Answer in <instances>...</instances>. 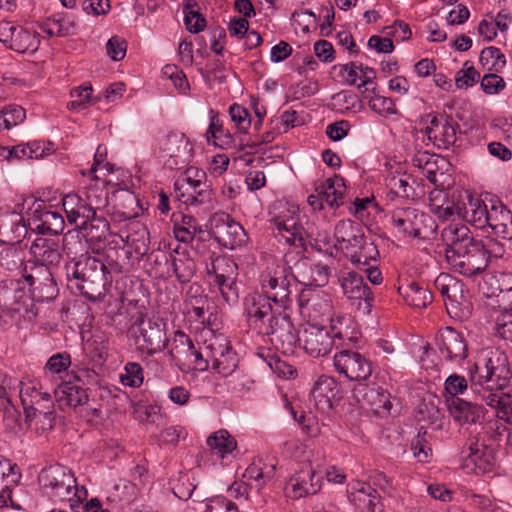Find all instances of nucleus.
<instances>
[{"label": "nucleus", "instance_id": "50", "mask_svg": "<svg viewBox=\"0 0 512 512\" xmlns=\"http://www.w3.org/2000/svg\"><path fill=\"white\" fill-rule=\"evenodd\" d=\"M201 228L198 227L196 219L191 215H181V221L175 220L173 233L175 238L183 243H191L197 232Z\"/></svg>", "mask_w": 512, "mask_h": 512}, {"label": "nucleus", "instance_id": "38", "mask_svg": "<svg viewBox=\"0 0 512 512\" xmlns=\"http://www.w3.org/2000/svg\"><path fill=\"white\" fill-rule=\"evenodd\" d=\"M447 402L451 416L460 424H475L484 415V408L481 405L461 398H448Z\"/></svg>", "mask_w": 512, "mask_h": 512}, {"label": "nucleus", "instance_id": "23", "mask_svg": "<svg viewBox=\"0 0 512 512\" xmlns=\"http://www.w3.org/2000/svg\"><path fill=\"white\" fill-rule=\"evenodd\" d=\"M458 124L453 118L437 114L432 117L424 132L438 149H449L456 142Z\"/></svg>", "mask_w": 512, "mask_h": 512}, {"label": "nucleus", "instance_id": "21", "mask_svg": "<svg viewBox=\"0 0 512 512\" xmlns=\"http://www.w3.org/2000/svg\"><path fill=\"white\" fill-rule=\"evenodd\" d=\"M270 228L279 242H284L291 246L303 248L306 245L305 229L298 221V216L278 215L270 220Z\"/></svg>", "mask_w": 512, "mask_h": 512}, {"label": "nucleus", "instance_id": "58", "mask_svg": "<svg viewBox=\"0 0 512 512\" xmlns=\"http://www.w3.org/2000/svg\"><path fill=\"white\" fill-rule=\"evenodd\" d=\"M229 115L240 133H247L251 127V115L249 111L242 105L237 103L229 107Z\"/></svg>", "mask_w": 512, "mask_h": 512}, {"label": "nucleus", "instance_id": "24", "mask_svg": "<svg viewBox=\"0 0 512 512\" xmlns=\"http://www.w3.org/2000/svg\"><path fill=\"white\" fill-rule=\"evenodd\" d=\"M244 310L251 327L261 333L269 319L277 315L273 311L271 301L263 293H251L244 298Z\"/></svg>", "mask_w": 512, "mask_h": 512}, {"label": "nucleus", "instance_id": "63", "mask_svg": "<svg viewBox=\"0 0 512 512\" xmlns=\"http://www.w3.org/2000/svg\"><path fill=\"white\" fill-rule=\"evenodd\" d=\"M467 388V379L455 373L448 376L444 383V390L451 396L450 398H459L458 395L463 394Z\"/></svg>", "mask_w": 512, "mask_h": 512}, {"label": "nucleus", "instance_id": "56", "mask_svg": "<svg viewBox=\"0 0 512 512\" xmlns=\"http://www.w3.org/2000/svg\"><path fill=\"white\" fill-rule=\"evenodd\" d=\"M276 466L274 464L266 465L261 461L254 462L249 465L245 472L244 477L248 479H253L255 481H262V483H266L268 480L272 479L275 473Z\"/></svg>", "mask_w": 512, "mask_h": 512}, {"label": "nucleus", "instance_id": "52", "mask_svg": "<svg viewBox=\"0 0 512 512\" xmlns=\"http://www.w3.org/2000/svg\"><path fill=\"white\" fill-rule=\"evenodd\" d=\"M121 238L130 247L129 253L134 252L136 256L143 257L148 252L149 232L144 226H141L134 234L128 233L125 239L122 236Z\"/></svg>", "mask_w": 512, "mask_h": 512}, {"label": "nucleus", "instance_id": "6", "mask_svg": "<svg viewBox=\"0 0 512 512\" xmlns=\"http://www.w3.org/2000/svg\"><path fill=\"white\" fill-rule=\"evenodd\" d=\"M391 220L400 233L412 238L427 239L436 229L430 215L412 207L395 209Z\"/></svg>", "mask_w": 512, "mask_h": 512}, {"label": "nucleus", "instance_id": "62", "mask_svg": "<svg viewBox=\"0 0 512 512\" xmlns=\"http://www.w3.org/2000/svg\"><path fill=\"white\" fill-rule=\"evenodd\" d=\"M480 63L484 66H489V69L494 68L498 70L502 68L505 63V56L502 54L499 48L490 46L484 48L480 53Z\"/></svg>", "mask_w": 512, "mask_h": 512}, {"label": "nucleus", "instance_id": "18", "mask_svg": "<svg viewBox=\"0 0 512 512\" xmlns=\"http://www.w3.org/2000/svg\"><path fill=\"white\" fill-rule=\"evenodd\" d=\"M333 360L337 372L351 381L366 380L371 375L370 361L357 351L342 350Z\"/></svg>", "mask_w": 512, "mask_h": 512}, {"label": "nucleus", "instance_id": "37", "mask_svg": "<svg viewBox=\"0 0 512 512\" xmlns=\"http://www.w3.org/2000/svg\"><path fill=\"white\" fill-rule=\"evenodd\" d=\"M62 206L69 223L75 224L77 227L83 220H89V217H92L96 210L91 202L82 199L79 195L74 193L67 194L63 197Z\"/></svg>", "mask_w": 512, "mask_h": 512}, {"label": "nucleus", "instance_id": "57", "mask_svg": "<svg viewBox=\"0 0 512 512\" xmlns=\"http://www.w3.org/2000/svg\"><path fill=\"white\" fill-rule=\"evenodd\" d=\"M368 105L371 110L383 117H390L398 113L395 102L390 97L374 95L369 99Z\"/></svg>", "mask_w": 512, "mask_h": 512}, {"label": "nucleus", "instance_id": "35", "mask_svg": "<svg viewBox=\"0 0 512 512\" xmlns=\"http://www.w3.org/2000/svg\"><path fill=\"white\" fill-rule=\"evenodd\" d=\"M205 270L213 282L231 280L238 278V265L228 256L212 253L205 261Z\"/></svg>", "mask_w": 512, "mask_h": 512}, {"label": "nucleus", "instance_id": "4", "mask_svg": "<svg viewBox=\"0 0 512 512\" xmlns=\"http://www.w3.org/2000/svg\"><path fill=\"white\" fill-rule=\"evenodd\" d=\"M288 254L284 259L277 263L272 272L263 276L261 286L263 294L275 305L287 309L291 300L290 285L295 280L292 268L289 265Z\"/></svg>", "mask_w": 512, "mask_h": 512}, {"label": "nucleus", "instance_id": "61", "mask_svg": "<svg viewBox=\"0 0 512 512\" xmlns=\"http://www.w3.org/2000/svg\"><path fill=\"white\" fill-rule=\"evenodd\" d=\"M136 418L143 423L155 424L157 426L163 423V416L160 413V407L157 405H139L135 409Z\"/></svg>", "mask_w": 512, "mask_h": 512}, {"label": "nucleus", "instance_id": "20", "mask_svg": "<svg viewBox=\"0 0 512 512\" xmlns=\"http://www.w3.org/2000/svg\"><path fill=\"white\" fill-rule=\"evenodd\" d=\"M434 286L444 299L448 314L458 316V310L466 302V289L462 280L448 273H441Z\"/></svg>", "mask_w": 512, "mask_h": 512}, {"label": "nucleus", "instance_id": "25", "mask_svg": "<svg viewBox=\"0 0 512 512\" xmlns=\"http://www.w3.org/2000/svg\"><path fill=\"white\" fill-rule=\"evenodd\" d=\"M30 253L34 260L27 264L45 265L48 268L58 267L62 260L63 243L58 238L37 237L31 244Z\"/></svg>", "mask_w": 512, "mask_h": 512}, {"label": "nucleus", "instance_id": "41", "mask_svg": "<svg viewBox=\"0 0 512 512\" xmlns=\"http://www.w3.org/2000/svg\"><path fill=\"white\" fill-rule=\"evenodd\" d=\"M355 244L345 254L358 269L366 267L371 262H377L379 251L373 241L363 235Z\"/></svg>", "mask_w": 512, "mask_h": 512}, {"label": "nucleus", "instance_id": "2", "mask_svg": "<svg viewBox=\"0 0 512 512\" xmlns=\"http://www.w3.org/2000/svg\"><path fill=\"white\" fill-rule=\"evenodd\" d=\"M445 259L450 269L466 277L482 273L489 265L490 252L462 223H450L441 231Z\"/></svg>", "mask_w": 512, "mask_h": 512}, {"label": "nucleus", "instance_id": "16", "mask_svg": "<svg viewBox=\"0 0 512 512\" xmlns=\"http://www.w3.org/2000/svg\"><path fill=\"white\" fill-rule=\"evenodd\" d=\"M334 345L328 327L319 323L307 324L300 334L299 346L314 358L328 355Z\"/></svg>", "mask_w": 512, "mask_h": 512}, {"label": "nucleus", "instance_id": "33", "mask_svg": "<svg viewBox=\"0 0 512 512\" xmlns=\"http://www.w3.org/2000/svg\"><path fill=\"white\" fill-rule=\"evenodd\" d=\"M328 330L335 345L356 342L360 337L356 321L348 314H334L329 320Z\"/></svg>", "mask_w": 512, "mask_h": 512}, {"label": "nucleus", "instance_id": "29", "mask_svg": "<svg viewBox=\"0 0 512 512\" xmlns=\"http://www.w3.org/2000/svg\"><path fill=\"white\" fill-rule=\"evenodd\" d=\"M163 259L169 264L177 281L181 284L189 283L196 273V264L189 251L177 244L171 249L169 255L164 254Z\"/></svg>", "mask_w": 512, "mask_h": 512}, {"label": "nucleus", "instance_id": "17", "mask_svg": "<svg viewBox=\"0 0 512 512\" xmlns=\"http://www.w3.org/2000/svg\"><path fill=\"white\" fill-rule=\"evenodd\" d=\"M25 418L34 420L37 416L51 420L54 415V400L49 392L41 391L35 386H27L20 391Z\"/></svg>", "mask_w": 512, "mask_h": 512}, {"label": "nucleus", "instance_id": "31", "mask_svg": "<svg viewBox=\"0 0 512 512\" xmlns=\"http://www.w3.org/2000/svg\"><path fill=\"white\" fill-rule=\"evenodd\" d=\"M54 396L60 407L77 408L89 405V394L79 378L74 381H62L54 389Z\"/></svg>", "mask_w": 512, "mask_h": 512}, {"label": "nucleus", "instance_id": "46", "mask_svg": "<svg viewBox=\"0 0 512 512\" xmlns=\"http://www.w3.org/2000/svg\"><path fill=\"white\" fill-rule=\"evenodd\" d=\"M76 30V23L67 15H54L49 17L42 25V31L50 37H66L74 35Z\"/></svg>", "mask_w": 512, "mask_h": 512}, {"label": "nucleus", "instance_id": "43", "mask_svg": "<svg viewBox=\"0 0 512 512\" xmlns=\"http://www.w3.org/2000/svg\"><path fill=\"white\" fill-rule=\"evenodd\" d=\"M78 227L83 231L87 242H100L106 238L110 226L107 219L95 210L94 215L89 220L80 222Z\"/></svg>", "mask_w": 512, "mask_h": 512}, {"label": "nucleus", "instance_id": "36", "mask_svg": "<svg viewBox=\"0 0 512 512\" xmlns=\"http://www.w3.org/2000/svg\"><path fill=\"white\" fill-rule=\"evenodd\" d=\"M488 227L503 239H512V212L501 202L490 200Z\"/></svg>", "mask_w": 512, "mask_h": 512}, {"label": "nucleus", "instance_id": "8", "mask_svg": "<svg viewBox=\"0 0 512 512\" xmlns=\"http://www.w3.org/2000/svg\"><path fill=\"white\" fill-rule=\"evenodd\" d=\"M22 277L29 285L33 299L37 302H48L57 297L59 288L52 268L42 264H25Z\"/></svg>", "mask_w": 512, "mask_h": 512}, {"label": "nucleus", "instance_id": "34", "mask_svg": "<svg viewBox=\"0 0 512 512\" xmlns=\"http://www.w3.org/2000/svg\"><path fill=\"white\" fill-rule=\"evenodd\" d=\"M295 280L307 287H323L329 280V267L321 263H311L307 259L296 263Z\"/></svg>", "mask_w": 512, "mask_h": 512}, {"label": "nucleus", "instance_id": "28", "mask_svg": "<svg viewBox=\"0 0 512 512\" xmlns=\"http://www.w3.org/2000/svg\"><path fill=\"white\" fill-rule=\"evenodd\" d=\"M322 481L321 472L313 469L311 465H305L291 476L289 486L294 498H302L320 491Z\"/></svg>", "mask_w": 512, "mask_h": 512}, {"label": "nucleus", "instance_id": "39", "mask_svg": "<svg viewBox=\"0 0 512 512\" xmlns=\"http://www.w3.org/2000/svg\"><path fill=\"white\" fill-rule=\"evenodd\" d=\"M363 235L358 223L350 219L340 220L334 228L335 246L347 253Z\"/></svg>", "mask_w": 512, "mask_h": 512}, {"label": "nucleus", "instance_id": "3", "mask_svg": "<svg viewBox=\"0 0 512 512\" xmlns=\"http://www.w3.org/2000/svg\"><path fill=\"white\" fill-rule=\"evenodd\" d=\"M512 378L507 354L500 349H490L469 368V382L486 405L498 408L506 399L503 393Z\"/></svg>", "mask_w": 512, "mask_h": 512}, {"label": "nucleus", "instance_id": "40", "mask_svg": "<svg viewBox=\"0 0 512 512\" xmlns=\"http://www.w3.org/2000/svg\"><path fill=\"white\" fill-rule=\"evenodd\" d=\"M345 190L344 178L338 175L326 179L315 188V192L319 193L322 200L331 208H338L343 204Z\"/></svg>", "mask_w": 512, "mask_h": 512}, {"label": "nucleus", "instance_id": "49", "mask_svg": "<svg viewBox=\"0 0 512 512\" xmlns=\"http://www.w3.org/2000/svg\"><path fill=\"white\" fill-rule=\"evenodd\" d=\"M196 0H184L183 13L186 29L191 33H199L206 27V19L198 10Z\"/></svg>", "mask_w": 512, "mask_h": 512}, {"label": "nucleus", "instance_id": "60", "mask_svg": "<svg viewBox=\"0 0 512 512\" xmlns=\"http://www.w3.org/2000/svg\"><path fill=\"white\" fill-rule=\"evenodd\" d=\"M225 385L232 392L248 391L252 388L254 380L243 371L233 372L226 377Z\"/></svg>", "mask_w": 512, "mask_h": 512}, {"label": "nucleus", "instance_id": "19", "mask_svg": "<svg viewBox=\"0 0 512 512\" xmlns=\"http://www.w3.org/2000/svg\"><path fill=\"white\" fill-rule=\"evenodd\" d=\"M191 172V169H188L186 174L175 182L177 197L187 206L210 203L212 201L210 186L201 179L192 178Z\"/></svg>", "mask_w": 512, "mask_h": 512}, {"label": "nucleus", "instance_id": "51", "mask_svg": "<svg viewBox=\"0 0 512 512\" xmlns=\"http://www.w3.org/2000/svg\"><path fill=\"white\" fill-rule=\"evenodd\" d=\"M15 467L16 465L12 464L10 460L0 456V502L3 505H7L8 500L12 501L10 482L14 480H9V478L15 475Z\"/></svg>", "mask_w": 512, "mask_h": 512}, {"label": "nucleus", "instance_id": "5", "mask_svg": "<svg viewBox=\"0 0 512 512\" xmlns=\"http://www.w3.org/2000/svg\"><path fill=\"white\" fill-rule=\"evenodd\" d=\"M263 328L260 334L269 336L271 344L277 351L283 355H293L295 353L300 344V335L285 311L273 315L267 326Z\"/></svg>", "mask_w": 512, "mask_h": 512}, {"label": "nucleus", "instance_id": "10", "mask_svg": "<svg viewBox=\"0 0 512 512\" xmlns=\"http://www.w3.org/2000/svg\"><path fill=\"white\" fill-rule=\"evenodd\" d=\"M434 343L439 358L445 362L460 364L468 357L466 337L451 326L440 328L435 334Z\"/></svg>", "mask_w": 512, "mask_h": 512}, {"label": "nucleus", "instance_id": "47", "mask_svg": "<svg viewBox=\"0 0 512 512\" xmlns=\"http://www.w3.org/2000/svg\"><path fill=\"white\" fill-rule=\"evenodd\" d=\"M465 218L478 229L488 227L490 218V204H486L479 198H470L465 209Z\"/></svg>", "mask_w": 512, "mask_h": 512}, {"label": "nucleus", "instance_id": "44", "mask_svg": "<svg viewBox=\"0 0 512 512\" xmlns=\"http://www.w3.org/2000/svg\"><path fill=\"white\" fill-rule=\"evenodd\" d=\"M351 500L362 511L383 512V505L377 490L368 484H362L356 492L352 493Z\"/></svg>", "mask_w": 512, "mask_h": 512}, {"label": "nucleus", "instance_id": "54", "mask_svg": "<svg viewBox=\"0 0 512 512\" xmlns=\"http://www.w3.org/2000/svg\"><path fill=\"white\" fill-rule=\"evenodd\" d=\"M211 359V349L209 347V339L206 340L203 345H199L195 348V352L192 353V357L187 363V369L204 372L209 368Z\"/></svg>", "mask_w": 512, "mask_h": 512}, {"label": "nucleus", "instance_id": "15", "mask_svg": "<svg viewBox=\"0 0 512 512\" xmlns=\"http://www.w3.org/2000/svg\"><path fill=\"white\" fill-rule=\"evenodd\" d=\"M28 225L38 234L59 235L63 232L65 222L63 216L47 208L44 201H35L28 212Z\"/></svg>", "mask_w": 512, "mask_h": 512}, {"label": "nucleus", "instance_id": "53", "mask_svg": "<svg viewBox=\"0 0 512 512\" xmlns=\"http://www.w3.org/2000/svg\"><path fill=\"white\" fill-rule=\"evenodd\" d=\"M411 450L413 455L419 462H428L432 455V449L427 440V431L421 426L418 430V434L413 438L411 442Z\"/></svg>", "mask_w": 512, "mask_h": 512}, {"label": "nucleus", "instance_id": "22", "mask_svg": "<svg viewBox=\"0 0 512 512\" xmlns=\"http://www.w3.org/2000/svg\"><path fill=\"white\" fill-rule=\"evenodd\" d=\"M211 349L212 369L223 377H227L235 372L239 359L230 343L222 336L213 335L209 339Z\"/></svg>", "mask_w": 512, "mask_h": 512}, {"label": "nucleus", "instance_id": "1", "mask_svg": "<svg viewBox=\"0 0 512 512\" xmlns=\"http://www.w3.org/2000/svg\"><path fill=\"white\" fill-rule=\"evenodd\" d=\"M63 251L69 262L66 263L68 287L78 291L89 301L102 300L107 286L112 282V274L122 272V265L111 260L104 263L101 259L82 253L84 243L79 232L69 231L63 236Z\"/></svg>", "mask_w": 512, "mask_h": 512}, {"label": "nucleus", "instance_id": "11", "mask_svg": "<svg viewBox=\"0 0 512 512\" xmlns=\"http://www.w3.org/2000/svg\"><path fill=\"white\" fill-rule=\"evenodd\" d=\"M139 326L136 344L142 353L154 355L163 351L168 343L166 323L160 318L144 319L141 315L134 323Z\"/></svg>", "mask_w": 512, "mask_h": 512}, {"label": "nucleus", "instance_id": "55", "mask_svg": "<svg viewBox=\"0 0 512 512\" xmlns=\"http://www.w3.org/2000/svg\"><path fill=\"white\" fill-rule=\"evenodd\" d=\"M144 371L137 362H127L124 366V372L120 374V382L124 386L138 388L143 384Z\"/></svg>", "mask_w": 512, "mask_h": 512}, {"label": "nucleus", "instance_id": "45", "mask_svg": "<svg viewBox=\"0 0 512 512\" xmlns=\"http://www.w3.org/2000/svg\"><path fill=\"white\" fill-rule=\"evenodd\" d=\"M406 303L414 308H425L432 303L433 295L425 285L411 282L407 287L399 288Z\"/></svg>", "mask_w": 512, "mask_h": 512}, {"label": "nucleus", "instance_id": "59", "mask_svg": "<svg viewBox=\"0 0 512 512\" xmlns=\"http://www.w3.org/2000/svg\"><path fill=\"white\" fill-rule=\"evenodd\" d=\"M497 336L512 343V309L502 310L495 320Z\"/></svg>", "mask_w": 512, "mask_h": 512}, {"label": "nucleus", "instance_id": "26", "mask_svg": "<svg viewBox=\"0 0 512 512\" xmlns=\"http://www.w3.org/2000/svg\"><path fill=\"white\" fill-rule=\"evenodd\" d=\"M461 459L463 468L475 473H486L492 469L494 464L491 452L478 441H470L463 446Z\"/></svg>", "mask_w": 512, "mask_h": 512}, {"label": "nucleus", "instance_id": "64", "mask_svg": "<svg viewBox=\"0 0 512 512\" xmlns=\"http://www.w3.org/2000/svg\"><path fill=\"white\" fill-rule=\"evenodd\" d=\"M206 512H239L237 506L223 496H215L208 500Z\"/></svg>", "mask_w": 512, "mask_h": 512}, {"label": "nucleus", "instance_id": "27", "mask_svg": "<svg viewBox=\"0 0 512 512\" xmlns=\"http://www.w3.org/2000/svg\"><path fill=\"white\" fill-rule=\"evenodd\" d=\"M302 313L308 317V323H319L324 325L334 315L331 300L320 293H316L306 298L305 292H302L299 298Z\"/></svg>", "mask_w": 512, "mask_h": 512}, {"label": "nucleus", "instance_id": "32", "mask_svg": "<svg viewBox=\"0 0 512 512\" xmlns=\"http://www.w3.org/2000/svg\"><path fill=\"white\" fill-rule=\"evenodd\" d=\"M161 150L169 156V165L185 166L190 158L191 148L189 140L183 133L171 132L165 136L160 144Z\"/></svg>", "mask_w": 512, "mask_h": 512}, {"label": "nucleus", "instance_id": "30", "mask_svg": "<svg viewBox=\"0 0 512 512\" xmlns=\"http://www.w3.org/2000/svg\"><path fill=\"white\" fill-rule=\"evenodd\" d=\"M310 395L319 410L327 411L340 399V386L333 377L321 375L314 383Z\"/></svg>", "mask_w": 512, "mask_h": 512}, {"label": "nucleus", "instance_id": "7", "mask_svg": "<svg viewBox=\"0 0 512 512\" xmlns=\"http://www.w3.org/2000/svg\"><path fill=\"white\" fill-rule=\"evenodd\" d=\"M39 483L60 501L70 500L76 495L77 482L74 473L66 466L55 464L42 469Z\"/></svg>", "mask_w": 512, "mask_h": 512}, {"label": "nucleus", "instance_id": "48", "mask_svg": "<svg viewBox=\"0 0 512 512\" xmlns=\"http://www.w3.org/2000/svg\"><path fill=\"white\" fill-rule=\"evenodd\" d=\"M212 453L220 458H224L227 454L232 453L236 447V440L229 434L227 430L221 429L211 434L206 441Z\"/></svg>", "mask_w": 512, "mask_h": 512}, {"label": "nucleus", "instance_id": "9", "mask_svg": "<svg viewBox=\"0 0 512 512\" xmlns=\"http://www.w3.org/2000/svg\"><path fill=\"white\" fill-rule=\"evenodd\" d=\"M210 235L222 246L235 249L246 243L244 228L228 213L216 212L209 219Z\"/></svg>", "mask_w": 512, "mask_h": 512}, {"label": "nucleus", "instance_id": "14", "mask_svg": "<svg viewBox=\"0 0 512 512\" xmlns=\"http://www.w3.org/2000/svg\"><path fill=\"white\" fill-rule=\"evenodd\" d=\"M354 394L361 407L371 411L373 414L379 417L391 414V395L378 384H359L355 388Z\"/></svg>", "mask_w": 512, "mask_h": 512}, {"label": "nucleus", "instance_id": "42", "mask_svg": "<svg viewBox=\"0 0 512 512\" xmlns=\"http://www.w3.org/2000/svg\"><path fill=\"white\" fill-rule=\"evenodd\" d=\"M196 346L192 339L183 331L177 330L174 333L172 347L169 350V355L172 360L179 366L181 370L187 367V363L195 352Z\"/></svg>", "mask_w": 512, "mask_h": 512}, {"label": "nucleus", "instance_id": "12", "mask_svg": "<svg viewBox=\"0 0 512 512\" xmlns=\"http://www.w3.org/2000/svg\"><path fill=\"white\" fill-rule=\"evenodd\" d=\"M339 282L343 294L357 305V309L363 315L370 314L374 296L363 276L355 271H343L339 276Z\"/></svg>", "mask_w": 512, "mask_h": 512}, {"label": "nucleus", "instance_id": "13", "mask_svg": "<svg viewBox=\"0 0 512 512\" xmlns=\"http://www.w3.org/2000/svg\"><path fill=\"white\" fill-rule=\"evenodd\" d=\"M0 42L18 53H34L40 45V39L35 31L11 21L0 22Z\"/></svg>", "mask_w": 512, "mask_h": 512}]
</instances>
